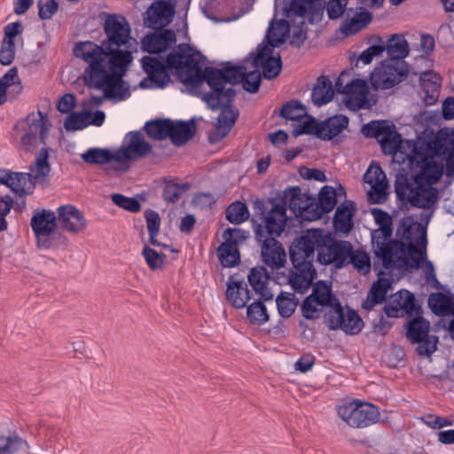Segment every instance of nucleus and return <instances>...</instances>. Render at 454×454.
<instances>
[{"label":"nucleus","mask_w":454,"mask_h":454,"mask_svg":"<svg viewBox=\"0 0 454 454\" xmlns=\"http://www.w3.org/2000/svg\"><path fill=\"white\" fill-rule=\"evenodd\" d=\"M252 65L254 69L251 71H247L244 66H233L230 62L223 64L222 68L207 67L203 70L204 82L210 87V91L203 93L201 98L213 110L222 108L215 131L209 137L212 143L220 141L230 133L239 115L238 111L231 106L235 90L226 85L242 83L244 90L250 93L259 90L262 68L255 67L254 60Z\"/></svg>","instance_id":"nucleus-1"},{"label":"nucleus","mask_w":454,"mask_h":454,"mask_svg":"<svg viewBox=\"0 0 454 454\" xmlns=\"http://www.w3.org/2000/svg\"><path fill=\"white\" fill-rule=\"evenodd\" d=\"M73 52L75 58L82 60L87 67L83 80L90 88L101 90L105 98L124 100L129 96L123 76L133 60L128 51L106 50L103 43L91 41L75 43Z\"/></svg>","instance_id":"nucleus-2"},{"label":"nucleus","mask_w":454,"mask_h":454,"mask_svg":"<svg viewBox=\"0 0 454 454\" xmlns=\"http://www.w3.org/2000/svg\"><path fill=\"white\" fill-rule=\"evenodd\" d=\"M405 158L420 169L413 176L412 181L403 176L396 180V195L412 207L429 210L421 213L419 216L425 224H428L439 200V192L433 184L442 177L443 164L437 161L434 156L419 152L415 144H412V148Z\"/></svg>","instance_id":"nucleus-3"},{"label":"nucleus","mask_w":454,"mask_h":454,"mask_svg":"<svg viewBox=\"0 0 454 454\" xmlns=\"http://www.w3.org/2000/svg\"><path fill=\"white\" fill-rule=\"evenodd\" d=\"M204 61L205 58L197 51L169 53L166 59L145 56L141 66L147 77L139 85L143 89H163L170 82L171 71L186 86L198 88L204 82Z\"/></svg>","instance_id":"nucleus-4"},{"label":"nucleus","mask_w":454,"mask_h":454,"mask_svg":"<svg viewBox=\"0 0 454 454\" xmlns=\"http://www.w3.org/2000/svg\"><path fill=\"white\" fill-rule=\"evenodd\" d=\"M256 215H261L262 222L254 226V234L262 242V258L263 262L272 270H278L286 262V254L278 237L285 231L287 215L285 203L275 202L270 199L256 200L254 204Z\"/></svg>","instance_id":"nucleus-5"},{"label":"nucleus","mask_w":454,"mask_h":454,"mask_svg":"<svg viewBox=\"0 0 454 454\" xmlns=\"http://www.w3.org/2000/svg\"><path fill=\"white\" fill-rule=\"evenodd\" d=\"M306 252L312 250V260L317 251V261L324 265L334 264L337 268L345 265L348 259L350 244L335 241L330 233L319 229L308 230L302 236L295 239Z\"/></svg>","instance_id":"nucleus-6"},{"label":"nucleus","mask_w":454,"mask_h":454,"mask_svg":"<svg viewBox=\"0 0 454 454\" xmlns=\"http://www.w3.org/2000/svg\"><path fill=\"white\" fill-rule=\"evenodd\" d=\"M291 22L288 19H282L278 21L272 20L270 22L266 40L267 44H259L254 57L255 67H261L265 79L277 77L282 68V60L279 53L274 52V48L282 45L290 33Z\"/></svg>","instance_id":"nucleus-7"},{"label":"nucleus","mask_w":454,"mask_h":454,"mask_svg":"<svg viewBox=\"0 0 454 454\" xmlns=\"http://www.w3.org/2000/svg\"><path fill=\"white\" fill-rule=\"evenodd\" d=\"M324 12L323 0H291L285 8V16L291 22V43L300 46L306 39V21H319Z\"/></svg>","instance_id":"nucleus-8"},{"label":"nucleus","mask_w":454,"mask_h":454,"mask_svg":"<svg viewBox=\"0 0 454 454\" xmlns=\"http://www.w3.org/2000/svg\"><path fill=\"white\" fill-rule=\"evenodd\" d=\"M290 258L294 269L290 271L288 283L294 292L305 294L311 286L316 277L312 250L309 249L306 252L294 240L290 247Z\"/></svg>","instance_id":"nucleus-9"},{"label":"nucleus","mask_w":454,"mask_h":454,"mask_svg":"<svg viewBox=\"0 0 454 454\" xmlns=\"http://www.w3.org/2000/svg\"><path fill=\"white\" fill-rule=\"evenodd\" d=\"M106 39L102 41L106 50L113 51H128L131 56L137 50V43L131 36V27L125 17L107 14L103 23Z\"/></svg>","instance_id":"nucleus-10"},{"label":"nucleus","mask_w":454,"mask_h":454,"mask_svg":"<svg viewBox=\"0 0 454 454\" xmlns=\"http://www.w3.org/2000/svg\"><path fill=\"white\" fill-rule=\"evenodd\" d=\"M48 116L41 111L32 112L15 125L20 132V145L27 151L34 150L38 144H46L51 129Z\"/></svg>","instance_id":"nucleus-11"},{"label":"nucleus","mask_w":454,"mask_h":454,"mask_svg":"<svg viewBox=\"0 0 454 454\" xmlns=\"http://www.w3.org/2000/svg\"><path fill=\"white\" fill-rule=\"evenodd\" d=\"M374 249V270L384 275L383 270L401 268L405 262V243L390 239L372 240Z\"/></svg>","instance_id":"nucleus-12"},{"label":"nucleus","mask_w":454,"mask_h":454,"mask_svg":"<svg viewBox=\"0 0 454 454\" xmlns=\"http://www.w3.org/2000/svg\"><path fill=\"white\" fill-rule=\"evenodd\" d=\"M337 412L341 420L354 428L370 427L380 419V411L375 405L359 400L343 402L338 405Z\"/></svg>","instance_id":"nucleus-13"},{"label":"nucleus","mask_w":454,"mask_h":454,"mask_svg":"<svg viewBox=\"0 0 454 454\" xmlns=\"http://www.w3.org/2000/svg\"><path fill=\"white\" fill-rule=\"evenodd\" d=\"M421 223L413 222L403 230V237L408 241L405 244V262L412 268H419L427 258V231Z\"/></svg>","instance_id":"nucleus-14"},{"label":"nucleus","mask_w":454,"mask_h":454,"mask_svg":"<svg viewBox=\"0 0 454 454\" xmlns=\"http://www.w3.org/2000/svg\"><path fill=\"white\" fill-rule=\"evenodd\" d=\"M325 322L331 330H341L346 334L356 335L364 327V322L356 311L340 303L333 304L325 312Z\"/></svg>","instance_id":"nucleus-15"},{"label":"nucleus","mask_w":454,"mask_h":454,"mask_svg":"<svg viewBox=\"0 0 454 454\" xmlns=\"http://www.w3.org/2000/svg\"><path fill=\"white\" fill-rule=\"evenodd\" d=\"M365 136L375 137L380 144L385 154L395 155L402 153L403 140L394 124L387 121H372L364 125Z\"/></svg>","instance_id":"nucleus-16"},{"label":"nucleus","mask_w":454,"mask_h":454,"mask_svg":"<svg viewBox=\"0 0 454 454\" xmlns=\"http://www.w3.org/2000/svg\"><path fill=\"white\" fill-rule=\"evenodd\" d=\"M430 324L422 317H415L409 321L406 336L412 343H418L417 353L430 356L437 349L438 337L429 335Z\"/></svg>","instance_id":"nucleus-17"},{"label":"nucleus","mask_w":454,"mask_h":454,"mask_svg":"<svg viewBox=\"0 0 454 454\" xmlns=\"http://www.w3.org/2000/svg\"><path fill=\"white\" fill-rule=\"evenodd\" d=\"M407 76V69L402 61L386 60L371 74V82L375 89H390Z\"/></svg>","instance_id":"nucleus-18"},{"label":"nucleus","mask_w":454,"mask_h":454,"mask_svg":"<svg viewBox=\"0 0 454 454\" xmlns=\"http://www.w3.org/2000/svg\"><path fill=\"white\" fill-rule=\"evenodd\" d=\"M152 152V145L145 139L141 131H129L122 145L116 150L117 162L125 164L130 160L145 158Z\"/></svg>","instance_id":"nucleus-19"},{"label":"nucleus","mask_w":454,"mask_h":454,"mask_svg":"<svg viewBox=\"0 0 454 454\" xmlns=\"http://www.w3.org/2000/svg\"><path fill=\"white\" fill-rule=\"evenodd\" d=\"M338 91L344 95L347 107L352 111L368 108L369 88L367 82L361 79H354L350 82L342 84V77H339L335 83Z\"/></svg>","instance_id":"nucleus-20"},{"label":"nucleus","mask_w":454,"mask_h":454,"mask_svg":"<svg viewBox=\"0 0 454 454\" xmlns=\"http://www.w3.org/2000/svg\"><path fill=\"white\" fill-rule=\"evenodd\" d=\"M364 182L370 186L367 198L371 203H382L387 200L388 182L380 164L371 163L364 175Z\"/></svg>","instance_id":"nucleus-21"},{"label":"nucleus","mask_w":454,"mask_h":454,"mask_svg":"<svg viewBox=\"0 0 454 454\" xmlns=\"http://www.w3.org/2000/svg\"><path fill=\"white\" fill-rule=\"evenodd\" d=\"M57 221L61 229L73 234L82 232L87 227L84 215L73 205L60 206L57 209Z\"/></svg>","instance_id":"nucleus-22"},{"label":"nucleus","mask_w":454,"mask_h":454,"mask_svg":"<svg viewBox=\"0 0 454 454\" xmlns=\"http://www.w3.org/2000/svg\"><path fill=\"white\" fill-rule=\"evenodd\" d=\"M142 39V50L149 53H160L171 49L176 42V36L171 29L154 28Z\"/></svg>","instance_id":"nucleus-23"},{"label":"nucleus","mask_w":454,"mask_h":454,"mask_svg":"<svg viewBox=\"0 0 454 454\" xmlns=\"http://www.w3.org/2000/svg\"><path fill=\"white\" fill-rule=\"evenodd\" d=\"M0 184L19 196L31 194L36 184L30 174L6 169H0Z\"/></svg>","instance_id":"nucleus-24"},{"label":"nucleus","mask_w":454,"mask_h":454,"mask_svg":"<svg viewBox=\"0 0 454 454\" xmlns=\"http://www.w3.org/2000/svg\"><path fill=\"white\" fill-rule=\"evenodd\" d=\"M419 309L420 308L416 304L414 295L406 290L400 291L395 294L389 304L386 307V312L391 317H401L403 313L417 316Z\"/></svg>","instance_id":"nucleus-25"},{"label":"nucleus","mask_w":454,"mask_h":454,"mask_svg":"<svg viewBox=\"0 0 454 454\" xmlns=\"http://www.w3.org/2000/svg\"><path fill=\"white\" fill-rule=\"evenodd\" d=\"M169 0H159L151 4L146 12L145 25L151 28H162L168 26L173 18L174 10Z\"/></svg>","instance_id":"nucleus-26"},{"label":"nucleus","mask_w":454,"mask_h":454,"mask_svg":"<svg viewBox=\"0 0 454 454\" xmlns=\"http://www.w3.org/2000/svg\"><path fill=\"white\" fill-rule=\"evenodd\" d=\"M284 200L293 213L306 220L313 214L312 204L314 200L306 194H303L299 187H293L284 194Z\"/></svg>","instance_id":"nucleus-27"},{"label":"nucleus","mask_w":454,"mask_h":454,"mask_svg":"<svg viewBox=\"0 0 454 454\" xmlns=\"http://www.w3.org/2000/svg\"><path fill=\"white\" fill-rule=\"evenodd\" d=\"M58 224L57 215L51 210L42 209L37 211L31 218L30 225L36 240H43L50 237Z\"/></svg>","instance_id":"nucleus-28"},{"label":"nucleus","mask_w":454,"mask_h":454,"mask_svg":"<svg viewBox=\"0 0 454 454\" xmlns=\"http://www.w3.org/2000/svg\"><path fill=\"white\" fill-rule=\"evenodd\" d=\"M248 282L253 290L260 295L263 301H271L273 294L269 287L271 281L270 273L263 266L254 267L247 276Z\"/></svg>","instance_id":"nucleus-29"},{"label":"nucleus","mask_w":454,"mask_h":454,"mask_svg":"<svg viewBox=\"0 0 454 454\" xmlns=\"http://www.w3.org/2000/svg\"><path fill=\"white\" fill-rule=\"evenodd\" d=\"M419 82L425 94V104L427 106L434 105L440 96L442 76L433 70H428L420 74Z\"/></svg>","instance_id":"nucleus-30"},{"label":"nucleus","mask_w":454,"mask_h":454,"mask_svg":"<svg viewBox=\"0 0 454 454\" xmlns=\"http://www.w3.org/2000/svg\"><path fill=\"white\" fill-rule=\"evenodd\" d=\"M226 298L234 308L243 309L251 299L247 285L243 281L235 280L232 277L229 278Z\"/></svg>","instance_id":"nucleus-31"},{"label":"nucleus","mask_w":454,"mask_h":454,"mask_svg":"<svg viewBox=\"0 0 454 454\" xmlns=\"http://www.w3.org/2000/svg\"><path fill=\"white\" fill-rule=\"evenodd\" d=\"M348 125V118L336 114L318 123L317 136L324 140H331L342 132Z\"/></svg>","instance_id":"nucleus-32"},{"label":"nucleus","mask_w":454,"mask_h":454,"mask_svg":"<svg viewBox=\"0 0 454 454\" xmlns=\"http://www.w3.org/2000/svg\"><path fill=\"white\" fill-rule=\"evenodd\" d=\"M336 191L331 186H324L320 192L318 202L312 204L313 214L309 217V221L321 218L325 214L331 212L336 206Z\"/></svg>","instance_id":"nucleus-33"},{"label":"nucleus","mask_w":454,"mask_h":454,"mask_svg":"<svg viewBox=\"0 0 454 454\" xmlns=\"http://www.w3.org/2000/svg\"><path fill=\"white\" fill-rule=\"evenodd\" d=\"M355 204L350 200H346L340 204L334 214L333 225L337 231L348 233L353 226L352 217L354 215Z\"/></svg>","instance_id":"nucleus-34"},{"label":"nucleus","mask_w":454,"mask_h":454,"mask_svg":"<svg viewBox=\"0 0 454 454\" xmlns=\"http://www.w3.org/2000/svg\"><path fill=\"white\" fill-rule=\"evenodd\" d=\"M373 283L371 287L366 300L363 303V307L366 309H372L375 305L385 301L388 289L391 287V282L388 278H381Z\"/></svg>","instance_id":"nucleus-35"},{"label":"nucleus","mask_w":454,"mask_h":454,"mask_svg":"<svg viewBox=\"0 0 454 454\" xmlns=\"http://www.w3.org/2000/svg\"><path fill=\"white\" fill-rule=\"evenodd\" d=\"M371 213L379 226L372 232V240L390 239L393 232L391 216L380 208H372Z\"/></svg>","instance_id":"nucleus-36"},{"label":"nucleus","mask_w":454,"mask_h":454,"mask_svg":"<svg viewBox=\"0 0 454 454\" xmlns=\"http://www.w3.org/2000/svg\"><path fill=\"white\" fill-rule=\"evenodd\" d=\"M50 172L49 149L43 147L37 153L35 162L31 165L28 174L31 175L35 184H37L44 182Z\"/></svg>","instance_id":"nucleus-37"},{"label":"nucleus","mask_w":454,"mask_h":454,"mask_svg":"<svg viewBox=\"0 0 454 454\" xmlns=\"http://www.w3.org/2000/svg\"><path fill=\"white\" fill-rule=\"evenodd\" d=\"M333 97V89L331 80L326 76H320L311 92L313 103L321 106L329 103Z\"/></svg>","instance_id":"nucleus-38"},{"label":"nucleus","mask_w":454,"mask_h":454,"mask_svg":"<svg viewBox=\"0 0 454 454\" xmlns=\"http://www.w3.org/2000/svg\"><path fill=\"white\" fill-rule=\"evenodd\" d=\"M168 124L171 127L168 137H169L176 145L180 146L184 145L194 134L193 124L184 121L174 122L170 120H168Z\"/></svg>","instance_id":"nucleus-39"},{"label":"nucleus","mask_w":454,"mask_h":454,"mask_svg":"<svg viewBox=\"0 0 454 454\" xmlns=\"http://www.w3.org/2000/svg\"><path fill=\"white\" fill-rule=\"evenodd\" d=\"M386 49L389 60L400 61L409 54V44L403 35L395 34L387 41Z\"/></svg>","instance_id":"nucleus-40"},{"label":"nucleus","mask_w":454,"mask_h":454,"mask_svg":"<svg viewBox=\"0 0 454 454\" xmlns=\"http://www.w3.org/2000/svg\"><path fill=\"white\" fill-rule=\"evenodd\" d=\"M82 160L89 164L103 165L112 160L117 162L116 150L91 147L81 154Z\"/></svg>","instance_id":"nucleus-41"},{"label":"nucleus","mask_w":454,"mask_h":454,"mask_svg":"<svg viewBox=\"0 0 454 454\" xmlns=\"http://www.w3.org/2000/svg\"><path fill=\"white\" fill-rule=\"evenodd\" d=\"M312 295L316 301L325 307V312L329 310L335 303H340L338 298L333 294L331 286L323 281H318L315 284Z\"/></svg>","instance_id":"nucleus-42"},{"label":"nucleus","mask_w":454,"mask_h":454,"mask_svg":"<svg viewBox=\"0 0 454 454\" xmlns=\"http://www.w3.org/2000/svg\"><path fill=\"white\" fill-rule=\"evenodd\" d=\"M217 256L225 268L234 267L240 262L239 247L231 243L223 242L217 248Z\"/></svg>","instance_id":"nucleus-43"},{"label":"nucleus","mask_w":454,"mask_h":454,"mask_svg":"<svg viewBox=\"0 0 454 454\" xmlns=\"http://www.w3.org/2000/svg\"><path fill=\"white\" fill-rule=\"evenodd\" d=\"M372 17L366 11L356 12L351 19H346L340 27V31L345 35H355L362 28L366 27Z\"/></svg>","instance_id":"nucleus-44"},{"label":"nucleus","mask_w":454,"mask_h":454,"mask_svg":"<svg viewBox=\"0 0 454 454\" xmlns=\"http://www.w3.org/2000/svg\"><path fill=\"white\" fill-rule=\"evenodd\" d=\"M428 305L431 310L438 316H446L452 313L453 301L451 298L442 293H433L428 297Z\"/></svg>","instance_id":"nucleus-45"},{"label":"nucleus","mask_w":454,"mask_h":454,"mask_svg":"<svg viewBox=\"0 0 454 454\" xmlns=\"http://www.w3.org/2000/svg\"><path fill=\"white\" fill-rule=\"evenodd\" d=\"M170 127L168 119H165L149 121L145 122L144 129L152 139L163 140L168 137Z\"/></svg>","instance_id":"nucleus-46"},{"label":"nucleus","mask_w":454,"mask_h":454,"mask_svg":"<svg viewBox=\"0 0 454 454\" xmlns=\"http://www.w3.org/2000/svg\"><path fill=\"white\" fill-rule=\"evenodd\" d=\"M145 218L146 221V227L149 232V242L153 246L160 247L161 244L158 242L157 236L160 227V217L158 212L147 209L145 211Z\"/></svg>","instance_id":"nucleus-47"},{"label":"nucleus","mask_w":454,"mask_h":454,"mask_svg":"<svg viewBox=\"0 0 454 454\" xmlns=\"http://www.w3.org/2000/svg\"><path fill=\"white\" fill-rule=\"evenodd\" d=\"M277 308L282 317H290L297 306V301L294 294L281 293L276 299Z\"/></svg>","instance_id":"nucleus-48"},{"label":"nucleus","mask_w":454,"mask_h":454,"mask_svg":"<svg viewBox=\"0 0 454 454\" xmlns=\"http://www.w3.org/2000/svg\"><path fill=\"white\" fill-rule=\"evenodd\" d=\"M348 260L361 274L366 275L370 272L372 267L371 258L364 251L359 249L352 250L350 247Z\"/></svg>","instance_id":"nucleus-49"},{"label":"nucleus","mask_w":454,"mask_h":454,"mask_svg":"<svg viewBox=\"0 0 454 454\" xmlns=\"http://www.w3.org/2000/svg\"><path fill=\"white\" fill-rule=\"evenodd\" d=\"M12 85H14L19 91L21 90V83L16 67L10 68L0 79V105L6 101L7 88Z\"/></svg>","instance_id":"nucleus-50"},{"label":"nucleus","mask_w":454,"mask_h":454,"mask_svg":"<svg viewBox=\"0 0 454 454\" xmlns=\"http://www.w3.org/2000/svg\"><path fill=\"white\" fill-rule=\"evenodd\" d=\"M247 317L251 324L262 325L269 320V314L262 301H254L247 306Z\"/></svg>","instance_id":"nucleus-51"},{"label":"nucleus","mask_w":454,"mask_h":454,"mask_svg":"<svg viewBox=\"0 0 454 454\" xmlns=\"http://www.w3.org/2000/svg\"><path fill=\"white\" fill-rule=\"evenodd\" d=\"M249 217V212L245 203L236 201L231 203L226 210V218L235 224L244 223Z\"/></svg>","instance_id":"nucleus-52"},{"label":"nucleus","mask_w":454,"mask_h":454,"mask_svg":"<svg viewBox=\"0 0 454 454\" xmlns=\"http://www.w3.org/2000/svg\"><path fill=\"white\" fill-rule=\"evenodd\" d=\"M90 112L70 114L65 120L64 127L68 131L80 130L90 125Z\"/></svg>","instance_id":"nucleus-53"},{"label":"nucleus","mask_w":454,"mask_h":454,"mask_svg":"<svg viewBox=\"0 0 454 454\" xmlns=\"http://www.w3.org/2000/svg\"><path fill=\"white\" fill-rule=\"evenodd\" d=\"M145 262L151 270H161L164 267L166 255L159 253L156 250L145 246L142 250Z\"/></svg>","instance_id":"nucleus-54"},{"label":"nucleus","mask_w":454,"mask_h":454,"mask_svg":"<svg viewBox=\"0 0 454 454\" xmlns=\"http://www.w3.org/2000/svg\"><path fill=\"white\" fill-rule=\"evenodd\" d=\"M39 248L43 249H66L68 247L69 241L67 238L53 231L52 234L45 238L43 240H36Z\"/></svg>","instance_id":"nucleus-55"},{"label":"nucleus","mask_w":454,"mask_h":454,"mask_svg":"<svg viewBox=\"0 0 454 454\" xmlns=\"http://www.w3.org/2000/svg\"><path fill=\"white\" fill-rule=\"evenodd\" d=\"M111 200L119 207L131 213L139 212L141 209L140 202L135 198L127 197L121 193H113Z\"/></svg>","instance_id":"nucleus-56"},{"label":"nucleus","mask_w":454,"mask_h":454,"mask_svg":"<svg viewBox=\"0 0 454 454\" xmlns=\"http://www.w3.org/2000/svg\"><path fill=\"white\" fill-rule=\"evenodd\" d=\"M280 114L285 119L296 121L306 115V109L300 102L291 101L283 106Z\"/></svg>","instance_id":"nucleus-57"},{"label":"nucleus","mask_w":454,"mask_h":454,"mask_svg":"<svg viewBox=\"0 0 454 454\" xmlns=\"http://www.w3.org/2000/svg\"><path fill=\"white\" fill-rule=\"evenodd\" d=\"M24 443L17 435H0V454H14Z\"/></svg>","instance_id":"nucleus-58"},{"label":"nucleus","mask_w":454,"mask_h":454,"mask_svg":"<svg viewBox=\"0 0 454 454\" xmlns=\"http://www.w3.org/2000/svg\"><path fill=\"white\" fill-rule=\"evenodd\" d=\"M324 309L325 307L319 305L312 295L308 296L301 305L302 315L307 319L318 318Z\"/></svg>","instance_id":"nucleus-59"},{"label":"nucleus","mask_w":454,"mask_h":454,"mask_svg":"<svg viewBox=\"0 0 454 454\" xmlns=\"http://www.w3.org/2000/svg\"><path fill=\"white\" fill-rule=\"evenodd\" d=\"M23 32L22 24L19 21L8 23L4 27V39L2 41L3 43L13 45L15 46L16 38L18 36L21 37V34Z\"/></svg>","instance_id":"nucleus-60"},{"label":"nucleus","mask_w":454,"mask_h":454,"mask_svg":"<svg viewBox=\"0 0 454 454\" xmlns=\"http://www.w3.org/2000/svg\"><path fill=\"white\" fill-rule=\"evenodd\" d=\"M296 121L297 126L294 129V134L295 136L301 134H309L312 132H315L317 134V128L319 122H317V121L313 117L309 116L306 114L304 117L301 118L300 120H297Z\"/></svg>","instance_id":"nucleus-61"},{"label":"nucleus","mask_w":454,"mask_h":454,"mask_svg":"<svg viewBox=\"0 0 454 454\" xmlns=\"http://www.w3.org/2000/svg\"><path fill=\"white\" fill-rule=\"evenodd\" d=\"M453 145L454 142L452 140L437 137L430 145V149L434 153L432 156L434 158H444Z\"/></svg>","instance_id":"nucleus-62"},{"label":"nucleus","mask_w":454,"mask_h":454,"mask_svg":"<svg viewBox=\"0 0 454 454\" xmlns=\"http://www.w3.org/2000/svg\"><path fill=\"white\" fill-rule=\"evenodd\" d=\"M39 17L42 20H50L58 11L59 4L56 0H38Z\"/></svg>","instance_id":"nucleus-63"},{"label":"nucleus","mask_w":454,"mask_h":454,"mask_svg":"<svg viewBox=\"0 0 454 454\" xmlns=\"http://www.w3.org/2000/svg\"><path fill=\"white\" fill-rule=\"evenodd\" d=\"M348 0H329L326 5L327 14L330 20L339 19L347 10Z\"/></svg>","instance_id":"nucleus-64"}]
</instances>
